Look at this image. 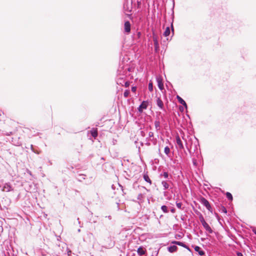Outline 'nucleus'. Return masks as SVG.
Wrapping results in <instances>:
<instances>
[{"label":"nucleus","mask_w":256,"mask_h":256,"mask_svg":"<svg viewBox=\"0 0 256 256\" xmlns=\"http://www.w3.org/2000/svg\"><path fill=\"white\" fill-rule=\"evenodd\" d=\"M200 202H201V203H202V204L204 206H205L206 208H207L209 211L212 212V207H211V206H210V203H209L208 201L207 200H206V198H202L201 199Z\"/></svg>","instance_id":"obj_1"},{"label":"nucleus","mask_w":256,"mask_h":256,"mask_svg":"<svg viewBox=\"0 0 256 256\" xmlns=\"http://www.w3.org/2000/svg\"><path fill=\"white\" fill-rule=\"evenodd\" d=\"M148 101H143L140 105L138 108V110L140 112H142L144 110L147 108L148 106Z\"/></svg>","instance_id":"obj_2"},{"label":"nucleus","mask_w":256,"mask_h":256,"mask_svg":"<svg viewBox=\"0 0 256 256\" xmlns=\"http://www.w3.org/2000/svg\"><path fill=\"white\" fill-rule=\"evenodd\" d=\"M131 29V24L128 21H126L124 24V32L126 34H128L130 32Z\"/></svg>","instance_id":"obj_3"},{"label":"nucleus","mask_w":256,"mask_h":256,"mask_svg":"<svg viewBox=\"0 0 256 256\" xmlns=\"http://www.w3.org/2000/svg\"><path fill=\"white\" fill-rule=\"evenodd\" d=\"M12 190H13V189L12 188V186L10 183L4 184L3 186V188L2 189V191L6 192H9Z\"/></svg>","instance_id":"obj_4"},{"label":"nucleus","mask_w":256,"mask_h":256,"mask_svg":"<svg viewBox=\"0 0 256 256\" xmlns=\"http://www.w3.org/2000/svg\"><path fill=\"white\" fill-rule=\"evenodd\" d=\"M152 39L154 42V46L156 49L158 48L159 47V44L158 42V38L157 36L154 34H153L152 36Z\"/></svg>","instance_id":"obj_5"},{"label":"nucleus","mask_w":256,"mask_h":256,"mask_svg":"<svg viewBox=\"0 0 256 256\" xmlns=\"http://www.w3.org/2000/svg\"><path fill=\"white\" fill-rule=\"evenodd\" d=\"M176 142L179 148L183 149L184 148L182 142L179 136L176 137Z\"/></svg>","instance_id":"obj_6"},{"label":"nucleus","mask_w":256,"mask_h":256,"mask_svg":"<svg viewBox=\"0 0 256 256\" xmlns=\"http://www.w3.org/2000/svg\"><path fill=\"white\" fill-rule=\"evenodd\" d=\"M172 243L174 244H177V245H178V246H182L186 248L189 251H190V248L187 246H186L185 244H184L182 242H178V241H174V242H172Z\"/></svg>","instance_id":"obj_7"},{"label":"nucleus","mask_w":256,"mask_h":256,"mask_svg":"<svg viewBox=\"0 0 256 256\" xmlns=\"http://www.w3.org/2000/svg\"><path fill=\"white\" fill-rule=\"evenodd\" d=\"M156 80L158 82V88L160 90H162L164 89V84H163V82H162V78H156Z\"/></svg>","instance_id":"obj_8"},{"label":"nucleus","mask_w":256,"mask_h":256,"mask_svg":"<svg viewBox=\"0 0 256 256\" xmlns=\"http://www.w3.org/2000/svg\"><path fill=\"white\" fill-rule=\"evenodd\" d=\"M204 228L206 229V231H208L210 234H212L213 232V230L209 226L208 224L206 222V224H204L202 225Z\"/></svg>","instance_id":"obj_9"},{"label":"nucleus","mask_w":256,"mask_h":256,"mask_svg":"<svg viewBox=\"0 0 256 256\" xmlns=\"http://www.w3.org/2000/svg\"><path fill=\"white\" fill-rule=\"evenodd\" d=\"M138 254V255L142 256L146 254V250L142 247H140L137 250Z\"/></svg>","instance_id":"obj_10"},{"label":"nucleus","mask_w":256,"mask_h":256,"mask_svg":"<svg viewBox=\"0 0 256 256\" xmlns=\"http://www.w3.org/2000/svg\"><path fill=\"white\" fill-rule=\"evenodd\" d=\"M176 98H177L178 102L180 104H182L183 106H184L186 108H187V106H186V102H185V101L181 97H180L179 96H177Z\"/></svg>","instance_id":"obj_11"},{"label":"nucleus","mask_w":256,"mask_h":256,"mask_svg":"<svg viewBox=\"0 0 256 256\" xmlns=\"http://www.w3.org/2000/svg\"><path fill=\"white\" fill-rule=\"evenodd\" d=\"M194 248L196 252H198L200 256H203L204 254V252L203 250H200V248L198 246H195Z\"/></svg>","instance_id":"obj_12"},{"label":"nucleus","mask_w":256,"mask_h":256,"mask_svg":"<svg viewBox=\"0 0 256 256\" xmlns=\"http://www.w3.org/2000/svg\"><path fill=\"white\" fill-rule=\"evenodd\" d=\"M156 104H157L158 106L160 109H162L163 108V106H164L163 102H162V101L160 98H158L157 99V100H156Z\"/></svg>","instance_id":"obj_13"},{"label":"nucleus","mask_w":256,"mask_h":256,"mask_svg":"<svg viewBox=\"0 0 256 256\" xmlns=\"http://www.w3.org/2000/svg\"><path fill=\"white\" fill-rule=\"evenodd\" d=\"M177 248H178L176 246H170L168 248V250L170 252H176L177 250Z\"/></svg>","instance_id":"obj_14"},{"label":"nucleus","mask_w":256,"mask_h":256,"mask_svg":"<svg viewBox=\"0 0 256 256\" xmlns=\"http://www.w3.org/2000/svg\"><path fill=\"white\" fill-rule=\"evenodd\" d=\"M90 133L92 136L94 138H96L98 136V132L96 129V128H92L90 130Z\"/></svg>","instance_id":"obj_15"},{"label":"nucleus","mask_w":256,"mask_h":256,"mask_svg":"<svg viewBox=\"0 0 256 256\" xmlns=\"http://www.w3.org/2000/svg\"><path fill=\"white\" fill-rule=\"evenodd\" d=\"M144 178L146 182H148L150 184H152V181L150 180L149 176L147 174H144Z\"/></svg>","instance_id":"obj_16"},{"label":"nucleus","mask_w":256,"mask_h":256,"mask_svg":"<svg viewBox=\"0 0 256 256\" xmlns=\"http://www.w3.org/2000/svg\"><path fill=\"white\" fill-rule=\"evenodd\" d=\"M162 184L164 188V190H167L169 188V185L166 181H162Z\"/></svg>","instance_id":"obj_17"},{"label":"nucleus","mask_w":256,"mask_h":256,"mask_svg":"<svg viewBox=\"0 0 256 256\" xmlns=\"http://www.w3.org/2000/svg\"><path fill=\"white\" fill-rule=\"evenodd\" d=\"M170 28L169 27H167L164 33V35L165 36H168L170 35Z\"/></svg>","instance_id":"obj_18"},{"label":"nucleus","mask_w":256,"mask_h":256,"mask_svg":"<svg viewBox=\"0 0 256 256\" xmlns=\"http://www.w3.org/2000/svg\"><path fill=\"white\" fill-rule=\"evenodd\" d=\"M164 152L166 156H169V154L170 153V149L168 146H166L164 148Z\"/></svg>","instance_id":"obj_19"},{"label":"nucleus","mask_w":256,"mask_h":256,"mask_svg":"<svg viewBox=\"0 0 256 256\" xmlns=\"http://www.w3.org/2000/svg\"><path fill=\"white\" fill-rule=\"evenodd\" d=\"M226 198H228V199L230 200H232V194L229 192H227L226 193Z\"/></svg>","instance_id":"obj_20"},{"label":"nucleus","mask_w":256,"mask_h":256,"mask_svg":"<svg viewBox=\"0 0 256 256\" xmlns=\"http://www.w3.org/2000/svg\"><path fill=\"white\" fill-rule=\"evenodd\" d=\"M154 126L156 127V128L157 130H158L160 128V122L159 121H156L154 122Z\"/></svg>","instance_id":"obj_21"},{"label":"nucleus","mask_w":256,"mask_h":256,"mask_svg":"<svg viewBox=\"0 0 256 256\" xmlns=\"http://www.w3.org/2000/svg\"><path fill=\"white\" fill-rule=\"evenodd\" d=\"M161 209L162 210V212L164 213L168 212V207L166 206H162L161 207Z\"/></svg>","instance_id":"obj_22"},{"label":"nucleus","mask_w":256,"mask_h":256,"mask_svg":"<svg viewBox=\"0 0 256 256\" xmlns=\"http://www.w3.org/2000/svg\"><path fill=\"white\" fill-rule=\"evenodd\" d=\"M148 90L150 92H152L153 90V86H152V82H150L148 84Z\"/></svg>","instance_id":"obj_23"},{"label":"nucleus","mask_w":256,"mask_h":256,"mask_svg":"<svg viewBox=\"0 0 256 256\" xmlns=\"http://www.w3.org/2000/svg\"><path fill=\"white\" fill-rule=\"evenodd\" d=\"M130 94V91L128 90H126L124 93V96L125 98H127Z\"/></svg>","instance_id":"obj_24"},{"label":"nucleus","mask_w":256,"mask_h":256,"mask_svg":"<svg viewBox=\"0 0 256 256\" xmlns=\"http://www.w3.org/2000/svg\"><path fill=\"white\" fill-rule=\"evenodd\" d=\"M176 206L180 208V209H182V204L181 202H176Z\"/></svg>","instance_id":"obj_25"},{"label":"nucleus","mask_w":256,"mask_h":256,"mask_svg":"<svg viewBox=\"0 0 256 256\" xmlns=\"http://www.w3.org/2000/svg\"><path fill=\"white\" fill-rule=\"evenodd\" d=\"M163 176L165 178H168V172H164L163 174Z\"/></svg>","instance_id":"obj_26"},{"label":"nucleus","mask_w":256,"mask_h":256,"mask_svg":"<svg viewBox=\"0 0 256 256\" xmlns=\"http://www.w3.org/2000/svg\"><path fill=\"white\" fill-rule=\"evenodd\" d=\"M199 219H200V222H201L202 221H204V218L203 217V216H202V214H200V216H199Z\"/></svg>","instance_id":"obj_27"},{"label":"nucleus","mask_w":256,"mask_h":256,"mask_svg":"<svg viewBox=\"0 0 256 256\" xmlns=\"http://www.w3.org/2000/svg\"><path fill=\"white\" fill-rule=\"evenodd\" d=\"M31 149L32 150V152H34V153H36V154H39V152L37 150H35L34 149L32 145H31Z\"/></svg>","instance_id":"obj_28"},{"label":"nucleus","mask_w":256,"mask_h":256,"mask_svg":"<svg viewBox=\"0 0 256 256\" xmlns=\"http://www.w3.org/2000/svg\"><path fill=\"white\" fill-rule=\"evenodd\" d=\"M148 136L150 138H152V137H153L154 136V133L152 132H148Z\"/></svg>","instance_id":"obj_29"},{"label":"nucleus","mask_w":256,"mask_h":256,"mask_svg":"<svg viewBox=\"0 0 256 256\" xmlns=\"http://www.w3.org/2000/svg\"><path fill=\"white\" fill-rule=\"evenodd\" d=\"M72 254V251L70 249H67V254L68 256H70Z\"/></svg>","instance_id":"obj_30"},{"label":"nucleus","mask_w":256,"mask_h":256,"mask_svg":"<svg viewBox=\"0 0 256 256\" xmlns=\"http://www.w3.org/2000/svg\"><path fill=\"white\" fill-rule=\"evenodd\" d=\"M136 90V86H133L132 88V92H135Z\"/></svg>","instance_id":"obj_31"},{"label":"nucleus","mask_w":256,"mask_h":256,"mask_svg":"<svg viewBox=\"0 0 256 256\" xmlns=\"http://www.w3.org/2000/svg\"><path fill=\"white\" fill-rule=\"evenodd\" d=\"M172 22L171 24V28H172V30L173 31L174 30V28H173V24H172L173 18H172Z\"/></svg>","instance_id":"obj_32"},{"label":"nucleus","mask_w":256,"mask_h":256,"mask_svg":"<svg viewBox=\"0 0 256 256\" xmlns=\"http://www.w3.org/2000/svg\"><path fill=\"white\" fill-rule=\"evenodd\" d=\"M176 238H182V236H181L180 235H179V234H178V235H176Z\"/></svg>","instance_id":"obj_33"},{"label":"nucleus","mask_w":256,"mask_h":256,"mask_svg":"<svg viewBox=\"0 0 256 256\" xmlns=\"http://www.w3.org/2000/svg\"><path fill=\"white\" fill-rule=\"evenodd\" d=\"M125 86H126V87H128V86H129V84L128 83V82H126V83H125Z\"/></svg>","instance_id":"obj_34"},{"label":"nucleus","mask_w":256,"mask_h":256,"mask_svg":"<svg viewBox=\"0 0 256 256\" xmlns=\"http://www.w3.org/2000/svg\"><path fill=\"white\" fill-rule=\"evenodd\" d=\"M27 172L31 176L32 175V173L30 172V171L29 170H27Z\"/></svg>","instance_id":"obj_35"},{"label":"nucleus","mask_w":256,"mask_h":256,"mask_svg":"<svg viewBox=\"0 0 256 256\" xmlns=\"http://www.w3.org/2000/svg\"><path fill=\"white\" fill-rule=\"evenodd\" d=\"M201 223H202V225H203V224H204L206 223V222L205 221V220H204V221L201 222Z\"/></svg>","instance_id":"obj_36"},{"label":"nucleus","mask_w":256,"mask_h":256,"mask_svg":"<svg viewBox=\"0 0 256 256\" xmlns=\"http://www.w3.org/2000/svg\"><path fill=\"white\" fill-rule=\"evenodd\" d=\"M238 256H243L242 254L240 253V252H238Z\"/></svg>","instance_id":"obj_37"},{"label":"nucleus","mask_w":256,"mask_h":256,"mask_svg":"<svg viewBox=\"0 0 256 256\" xmlns=\"http://www.w3.org/2000/svg\"><path fill=\"white\" fill-rule=\"evenodd\" d=\"M171 212H172V213H174L175 212V210L174 208H172L171 210Z\"/></svg>","instance_id":"obj_38"},{"label":"nucleus","mask_w":256,"mask_h":256,"mask_svg":"<svg viewBox=\"0 0 256 256\" xmlns=\"http://www.w3.org/2000/svg\"><path fill=\"white\" fill-rule=\"evenodd\" d=\"M252 232L254 233V234H256V228L252 230Z\"/></svg>","instance_id":"obj_39"},{"label":"nucleus","mask_w":256,"mask_h":256,"mask_svg":"<svg viewBox=\"0 0 256 256\" xmlns=\"http://www.w3.org/2000/svg\"><path fill=\"white\" fill-rule=\"evenodd\" d=\"M224 212L226 213V210H224Z\"/></svg>","instance_id":"obj_40"},{"label":"nucleus","mask_w":256,"mask_h":256,"mask_svg":"<svg viewBox=\"0 0 256 256\" xmlns=\"http://www.w3.org/2000/svg\"><path fill=\"white\" fill-rule=\"evenodd\" d=\"M224 212L226 213V210H224Z\"/></svg>","instance_id":"obj_41"},{"label":"nucleus","mask_w":256,"mask_h":256,"mask_svg":"<svg viewBox=\"0 0 256 256\" xmlns=\"http://www.w3.org/2000/svg\"><path fill=\"white\" fill-rule=\"evenodd\" d=\"M80 229L78 230V232H80Z\"/></svg>","instance_id":"obj_42"}]
</instances>
